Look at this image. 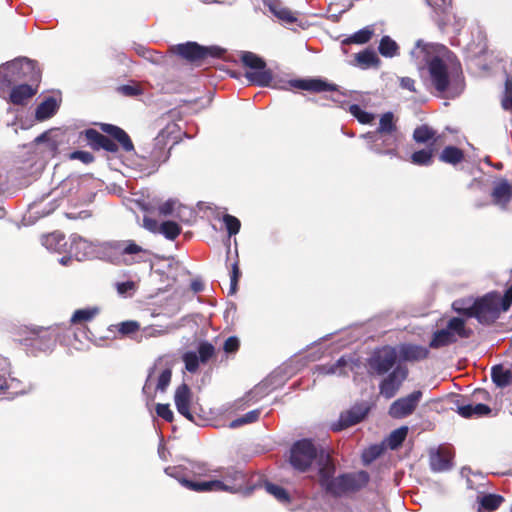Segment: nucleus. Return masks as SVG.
Masks as SVG:
<instances>
[{"label":"nucleus","instance_id":"obj_1","mask_svg":"<svg viewBox=\"0 0 512 512\" xmlns=\"http://www.w3.org/2000/svg\"><path fill=\"white\" fill-rule=\"evenodd\" d=\"M219 70L232 78H244L248 85L286 89L287 86L314 93L337 91L338 86L320 78L285 80L270 66H219Z\"/></svg>","mask_w":512,"mask_h":512},{"label":"nucleus","instance_id":"obj_56","mask_svg":"<svg viewBox=\"0 0 512 512\" xmlns=\"http://www.w3.org/2000/svg\"><path fill=\"white\" fill-rule=\"evenodd\" d=\"M174 207H175L174 201H172V200L166 201L165 203L161 204L158 207L159 215L164 216V217L172 215V213L174 211Z\"/></svg>","mask_w":512,"mask_h":512},{"label":"nucleus","instance_id":"obj_4","mask_svg":"<svg viewBox=\"0 0 512 512\" xmlns=\"http://www.w3.org/2000/svg\"><path fill=\"white\" fill-rule=\"evenodd\" d=\"M99 128L111 138L93 128L81 132V136H84L91 149L95 151L102 149L110 153H116L120 146L125 152L134 150V144L130 136L121 127L109 123H100Z\"/></svg>","mask_w":512,"mask_h":512},{"label":"nucleus","instance_id":"obj_50","mask_svg":"<svg viewBox=\"0 0 512 512\" xmlns=\"http://www.w3.org/2000/svg\"><path fill=\"white\" fill-rule=\"evenodd\" d=\"M140 329V324L137 321L129 320L121 322L118 325V332L122 335H130Z\"/></svg>","mask_w":512,"mask_h":512},{"label":"nucleus","instance_id":"obj_36","mask_svg":"<svg viewBox=\"0 0 512 512\" xmlns=\"http://www.w3.org/2000/svg\"><path fill=\"white\" fill-rule=\"evenodd\" d=\"M411 162L419 166H429L433 163V149H421L411 155Z\"/></svg>","mask_w":512,"mask_h":512},{"label":"nucleus","instance_id":"obj_27","mask_svg":"<svg viewBox=\"0 0 512 512\" xmlns=\"http://www.w3.org/2000/svg\"><path fill=\"white\" fill-rule=\"evenodd\" d=\"M374 33H375L374 26L368 25V26L356 31L352 35L346 37L345 39H343L342 45L345 46V45H350V44H358V45L365 44L370 41V39L372 38Z\"/></svg>","mask_w":512,"mask_h":512},{"label":"nucleus","instance_id":"obj_13","mask_svg":"<svg viewBox=\"0 0 512 512\" xmlns=\"http://www.w3.org/2000/svg\"><path fill=\"white\" fill-rule=\"evenodd\" d=\"M372 404L366 401L355 403L350 409L341 412L339 419L332 423L331 429L342 431L363 421L369 414Z\"/></svg>","mask_w":512,"mask_h":512},{"label":"nucleus","instance_id":"obj_53","mask_svg":"<svg viewBox=\"0 0 512 512\" xmlns=\"http://www.w3.org/2000/svg\"><path fill=\"white\" fill-rule=\"evenodd\" d=\"M156 413L159 417L163 418L167 422H172L174 419V414L172 410L170 409L169 404H161L158 403L156 405Z\"/></svg>","mask_w":512,"mask_h":512},{"label":"nucleus","instance_id":"obj_14","mask_svg":"<svg viewBox=\"0 0 512 512\" xmlns=\"http://www.w3.org/2000/svg\"><path fill=\"white\" fill-rule=\"evenodd\" d=\"M409 370L407 366L398 364L379 383V393L386 399L393 398L407 379Z\"/></svg>","mask_w":512,"mask_h":512},{"label":"nucleus","instance_id":"obj_22","mask_svg":"<svg viewBox=\"0 0 512 512\" xmlns=\"http://www.w3.org/2000/svg\"><path fill=\"white\" fill-rule=\"evenodd\" d=\"M456 406H457V409H456L457 413L461 417L466 418V419L480 418V417L487 416L491 413V408L488 405L482 404V403L460 404L459 401H457Z\"/></svg>","mask_w":512,"mask_h":512},{"label":"nucleus","instance_id":"obj_25","mask_svg":"<svg viewBox=\"0 0 512 512\" xmlns=\"http://www.w3.org/2000/svg\"><path fill=\"white\" fill-rule=\"evenodd\" d=\"M36 93V90L33 89L28 84H20L15 86L10 93V101L14 105H23L26 101L32 98Z\"/></svg>","mask_w":512,"mask_h":512},{"label":"nucleus","instance_id":"obj_40","mask_svg":"<svg viewBox=\"0 0 512 512\" xmlns=\"http://www.w3.org/2000/svg\"><path fill=\"white\" fill-rule=\"evenodd\" d=\"M501 107L503 110L512 109V74H506L504 93L501 98Z\"/></svg>","mask_w":512,"mask_h":512},{"label":"nucleus","instance_id":"obj_7","mask_svg":"<svg viewBox=\"0 0 512 512\" xmlns=\"http://www.w3.org/2000/svg\"><path fill=\"white\" fill-rule=\"evenodd\" d=\"M320 457L318 448L311 439L296 441L290 448L289 463L299 472H306Z\"/></svg>","mask_w":512,"mask_h":512},{"label":"nucleus","instance_id":"obj_21","mask_svg":"<svg viewBox=\"0 0 512 512\" xmlns=\"http://www.w3.org/2000/svg\"><path fill=\"white\" fill-rule=\"evenodd\" d=\"M398 355L402 361L418 362L429 357V348L417 344L406 343L399 346Z\"/></svg>","mask_w":512,"mask_h":512},{"label":"nucleus","instance_id":"obj_33","mask_svg":"<svg viewBox=\"0 0 512 512\" xmlns=\"http://www.w3.org/2000/svg\"><path fill=\"white\" fill-rule=\"evenodd\" d=\"M398 44L389 36H384L379 43V53L384 56L391 58L398 53Z\"/></svg>","mask_w":512,"mask_h":512},{"label":"nucleus","instance_id":"obj_47","mask_svg":"<svg viewBox=\"0 0 512 512\" xmlns=\"http://www.w3.org/2000/svg\"><path fill=\"white\" fill-rule=\"evenodd\" d=\"M117 91L128 97H134L142 94V88L139 83L132 81L131 84L121 85L117 88Z\"/></svg>","mask_w":512,"mask_h":512},{"label":"nucleus","instance_id":"obj_23","mask_svg":"<svg viewBox=\"0 0 512 512\" xmlns=\"http://www.w3.org/2000/svg\"><path fill=\"white\" fill-rule=\"evenodd\" d=\"M477 512H494L505 501L504 497L499 494L488 493L478 496Z\"/></svg>","mask_w":512,"mask_h":512},{"label":"nucleus","instance_id":"obj_46","mask_svg":"<svg viewBox=\"0 0 512 512\" xmlns=\"http://www.w3.org/2000/svg\"><path fill=\"white\" fill-rule=\"evenodd\" d=\"M223 222L227 229L229 236L236 235L241 227L240 220L233 215L225 214L223 216Z\"/></svg>","mask_w":512,"mask_h":512},{"label":"nucleus","instance_id":"obj_2","mask_svg":"<svg viewBox=\"0 0 512 512\" xmlns=\"http://www.w3.org/2000/svg\"><path fill=\"white\" fill-rule=\"evenodd\" d=\"M512 305V285L504 295L491 291L476 298H462L452 303V309L465 318H475L483 326L493 325Z\"/></svg>","mask_w":512,"mask_h":512},{"label":"nucleus","instance_id":"obj_37","mask_svg":"<svg viewBox=\"0 0 512 512\" xmlns=\"http://www.w3.org/2000/svg\"><path fill=\"white\" fill-rule=\"evenodd\" d=\"M397 129L396 124L394 122V115L392 112L384 113L379 121V127L377 129V133L380 134H391L395 132Z\"/></svg>","mask_w":512,"mask_h":512},{"label":"nucleus","instance_id":"obj_49","mask_svg":"<svg viewBox=\"0 0 512 512\" xmlns=\"http://www.w3.org/2000/svg\"><path fill=\"white\" fill-rule=\"evenodd\" d=\"M64 239L65 237L62 234L54 232L45 236L43 244L48 249L56 250L58 245H60V243L64 241Z\"/></svg>","mask_w":512,"mask_h":512},{"label":"nucleus","instance_id":"obj_32","mask_svg":"<svg viewBox=\"0 0 512 512\" xmlns=\"http://www.w3.org/2000/svg\"><path fill=\"white\" fill-rule=\"evenodd\" d=\"M347 360L344 356L340 357L335 363L326 364L319 367L320 373L323 375L340 374L346 375L344 368L347 366Z\"/></svg>","mask_w":512,"mask_h":512},{"label":"nucleus","instance_id":"obj_28","mask_svg":"<svg viewBox=\"0 0 512 512\" xmlns=\"http://www.w3.org/2000/svg\"><path fill=\"white\" fill-rule=\"evenodd\" d=\"M491 378L496 386L504 388L512 383V371L504 369L502 365H495L491 369Z\"/></svg>","mask_w":512,"mask_h":512},{"label":"nucleus","instance_id":"obj_26","mask_svg":"<svg viewBox=\"0 0 512 512\" xmlns=\"http://www.w3.org/2000/svg\"><path fill=\"white\" fill-rule=\"evenodd\" d=\"M465 158L464 151L456 146H446L439 154V160L453 166L461 163Z\"/></svg>","mask_w":512,"mask_h":512},{"label":"nucleus","instance_id":"obj_35","mask_svg":"<svg viewBox=\"0 0 512 512\" xmlns=\"http://www.w3.org/2000/svg\"><path fill=\"white\" fill-rule=\"evenodd\" d=\"M182 228L174 221H164L159 228V232L168 240H175L181 233Z\"/></svg>","mask_w":512,"mask_h":512},{"label":"nucleus","instance_id":"obj_29","mask_svg":"<svg viewBox=\"0 0 512 512\" xmlns=\"http://www.w3.org/2000/svg\"><path fill=\"white\" fill-rule=\"evenodd\" d=\"M58 105L56 100L52 97L47 98L40 103L36 108V118L38 120H45L52 117L57 111Z\"/></svg>","mask_w":512,"mask_h":512},{"label":"nucleus","instance_id":"obj_38","mask_svg":"<svg viewBox=\"0 0 512 512\" xmlns=\"http://www.w3.org/2000/svg\"><path fill=\"white\" fill-rule=\"evenodd\" d=\"M197 351V356L202 364H206L216 355V349L214 345L208 341L200 342Z\"/></svg>","mask_w":512,"mask_h":512},{"label":"nucleus","instance_id":"obj_43","mask_svg":"<svg viewBox=\"0 0 512 512\" xmlns=\"http://www.w3.org/2000/svg\"><path fill=\"white\" fill-rule=\"evenodd\" d=\"M182 360L188 372L195 373L198 371L200 360L195 352L189 351L184 353Z\"/></svg>","mask_w":512,"mask_h":512},{"label":"nucleus","instance_id":"obj_62","mask_svg":"<svg viewBox=\"0 0 512 512\" xmlns=\"http://www.w3.org/2000/svg\"><path fill=\"white\" fill-rule=\"evenodd\" d=\"M9 388L7 379L4 374H0V391H5Z\"/></svg>","mask_w":512,"mask_h":512},{"label":"nucleus","instance_id":"obj_20","mask_svg":"<svg viewBox=\"0 0 512 512\" xmlns=\"http://www.w3.org/2000/svg\"><path fill=\"white\" fill-rule=\"evenodd\" d=\"M491 198L495 205L507 208L512 199V184L506 179H499L494 182Z\"/></svg>","mask_w":512,"mask_h":512},{"label":"nucleus","instance_id":"obj_61","mask_svg":"<svg viewBox=\"0 0 512 512\" xmlns=\"http://www.w3.org/2000/svg\"><path fill=\"white\" fill-rule=\"evenodd\" d=\"M4 64H13V65H16V64H34L32 60L26 58V57H22V58H16L12 61H7L5 62Z\"/></svg>","mask_w":512,"mask_h":512},{"label":"nucleus","instance_id":"obj_5","mask_svg":"<svg viewBox=\"0 0 512 512\" xmlns=\"http://www.w3.org/2000/svg\"><path fill=\"white\" fill-rule=\"evenodd\" d=\"M411 60L419 64H459L445 45L419 39L410 51Z\"/></svg>","mask_w":512,"mask_h":512},{"label":"nucleus","instance_id":"obj_41","mask_svg":"<svg viewBox=\"0 0 512 512\" xmlns=\"http://www.w3.org/2000/svg\"><path fill=\"white\" fill-rule=\"evenodd\" d=\"M260 414H261V411L259 409L251 410V411L247 412L246 414H244L243 416L233 420L230 423L229 427L237 428L244 424L254 423V422L258 421Z\"/></svg>","mask_w":512,"mask_h":512},{"label":"nucleus","instance_id":"obj_59","mask_svg":"<svg viewBox=\"0 0 512 512\" xmlns=\"http://www.w3.org/2000/svg\"><path fill=\"white\" fill-rule=\"evenodd\" d=\"M134 288V283L132 281L121 282L117 284V291L119 294H125L129 290Z\"/></svg>","mask_w":512,"mask_h":512},{"label":"nucleus","instance_id":"obj_48","mask_svg":"<svg viewBox=\"0 0 512 512\" xmlns=\"http://www.w3.org/2000/svg\"><path fill=\"white\" fill-rule=\"evenodd\" d=\"M171 377H172L171 369L170 368L164 369L158 377L156 390L164 392L171 382Z\"/></svg>","mask_w":512,"mask_h":512},{"label":"nucleus","instance_id":"obj_52","mask_svg":"<svg viewBox=\"0 0 512 512\" xmlns=\"http://www.w3.org/2000/svg\"><path fill=\"white\" fill-rule=\"evenodd\" d=\"M241 276L238 262L232 264L231 276H230V294H234L237 291L238 281Z\"/></svg>","mask_w":512,"mask_h":512},{"label":"nucleus","instance_id":"obj_3","mask_svg":"<svg viewBox=\"0 0 512 512\" xmlns=\"http://www.w3.org/2000/svg\"><path fill=\"white\" fill-rule=\"evenodd\" d=\"M169 55H162L159 52L149 53L148 59L151 64H166L172 55H178L187 61H202L208 58H219L226 62H237L241 58L242 64H265L261 58L252 52H238L236 55H226V51L219 46H202L197 42H186L173 45L169 49Z\"/></svg>","mask_w":512,"mask_h":512},{"label":"nucleus","instance_id":"obj_19","mask_svg":"<svg viewBox=\"0 0 512 512\" xmlns=\"http://www.w3.org/2000/svg\"><path fill=\"white\" fill-rule=\"evenodd\" d=\"M453 454L449 448L439 447L431 450L429 454L430 468L434 472H442L451 469Z\"/></svg>","mask_w":512,"mask_h":512},{"label":"nucleus","instance_id":"obj_17","mask_svg":"<svg viewBox=\"0 0 512 512\" xmlns=\"http://www.w3.org/2000/svg\"><path fill=\"white\" fill-rule=\"evenodd\" d=\"M421 398L422 392L416 390L405 397L397 399L391 404L389 415L395 419H401L411 415L415 411Z\"/></svg>","mask_w":512,"mask_h":512},{"label":"nucleus","instance_id":"obj_6","mask_svg":"<svg viewBox=\"0 0 512 512\" xmlns=\"http://www.w3.org/2000/svg\"><path fill=\"white\" fill-rule=\"evenodd\" d=\"M473 334L471 328L466 327L465 319L461 317H452L448 320L445 328L436 330L429 342V348L439 349L452 345L458 341V338L467 339Z\"/></svg>","mask_w":512,"mask_h":512},{"label":"nucleus","instance_id":"obj_39","mask_svg":"<svg viewBox=\"0 0 512 512\" xmlns=\"http://www.w3.org/2000/svg\"><path fill=\"white\" fill-rule=\"evenodd\" d=\"M97 313H98L97 308H86V309L76 310L71 317V323L72 324H80V323L88 322V321L92 320L96 316Z\"/></svg>","mask_w":512,"mask_h":512},{"label":"nucleus","instance_id":"obj_9","mask_svg":"<svg viewBox=\"0 0 512 512\" xmlns=\"http://www.w3.org/2000/svg\"><path fill=\"white\" fill-rule=\"evenodd\" d=\"M104 251L115 264L132 265L139 262L137 256L144 249L133 240H114L104 244Z\"/></svg>","mask_w":512,"mask_h":512},{"label":"nucleus","instance_id":"obj_58","mask_svg":"<svg viewBox=\"0 0 512 512\" xmlns=\"http://www.w3.org/2000/svg\"><path fill=\"white\" fill-rule=\"evenodd\" d=\"M380 453H381V450H380L378 447H376V446L371 447V448L369 449V451H368V452H366V453L364 454V460H365L366 462H370L371 460H373V459H375L377 456H379V455H380Z\"/></svg>","mask_w":512,"mask_h":512},{"label":"nucleus","instance_id":"obj_24","mask_svg":"<svg viewBox=\"0 0 512 512\" xmlns=\"http://www.w3.org/2000/svg\"><path fill=\"white\" fill-rule=\"evenodd\" d=\"M265 5L269 8L270 12L279 20L286 23H293L296 21L294 13L288 8L284 7L279 0H265Z\"/></svg>","mask_w":512,"mask_h":512},{"label":"nucleus","instance_id":"obj_57","mask_svg":"<svg viewBox=\"0 0 512 512\" xmlns=\"http://www.w3.org/2000/svg\"><path fill=\"white\" fill-rule=\"evenodd\" d=\"M400 81V87L402 89H406L410 92H414L416 93L417 92V89H416V82L414 79L410 78V77H401L399 79Z\"/></svg>","mask_w":512,"mask_h":512},{"label":"nucleus","instance_id":"obj_51","mask_svg":"<svg viewBox=\"0 0 512 512\" xmlns=\"http://www.w3.org/2000/svg\"><path fill=\"white\" fill-rule=\"evenodd\" d=\"M69 158L71 160H80L84 164H90L94 162L95 157L88 151L77 150L70 153Z\"/></svg>","mask_w":512,"mask_h":512},{"label":"nucleus","instance_id":"obj_34","mask_svg":"<svg viewBox=\"0 0 512 512\" xmlns=\"http://www.w3.org/2000/svg\"><path fill=\"white\" fill-rule=\"evenodd\" d=\"M407 434L408 428L405 426L393 430L387 439L388 447L392 450H395L398 447H400L402 443L405 441Z\"/></svg>","mask_w":512,"mask_h":512},{"label":"nucleus","instance_id":"obj_45","mask_svg":"<svg viewBox=\"0 0 512 512\" xmlns=\"http://www.w3.org/2000/svg\"><path fill=\"white\" fill-rule=\"evenodd\" d=\"M349 111L362 124H369L373 120V115L364 111L357 104H352L349 107Z\"/></svg>","mask_w":512,"mask_h":512},{"label":"nucleus","instance_id":"obj_64","mask_svg":"<svg viewBox=\"0 0 512 512\" xmlns=\"http://www.w3.org/2000/svg\"><path fill=\"white\" fill-rule=\"evenodd\" d=\"M144 223H145V226L150 230H152V226L156 225L155 220H151V219H147V218L144 219Z\"/></svg>","mask_w":512,"mask_h":512},{"label":"nucleus","instance_id":"obj_15","mask_svg":"<svg viewBox=\"0 0 512 512\" xmlns=\"http://www.w3.org/2000/svg\"><path fill=\"white\" fill-rule=\"evenodd\" d=\"M220 484L215 486V491H228L231 493L249 494L251 488L247 486V476L242 471L229 469L222 480H215Z\"/></svg>","mask_w":512,"mask_h":512},{"label":"nucleus","instance_id":"obj_44","mask_svg":"<svg viewBox=\"0 0 512 512\" xmlns=\"http://www.w3.org/2000/svg\"><path fill=\"white\" fill-rule=\"evenodd\" d=\"M358 64H379V58L372 49H365L356 54Z\"/></svg>","mask_w":512,"mask_h":512},{"label":"nucleus","instance_id":"obj_11","mask_svg":"<svg viewBox=\"0 0 512 512\" xmlns=\"http://www.w3.org/2000/svg\"><path fill=\"white\" fill-rule=\"evenodd\" d=\"M23 334L25 336L21 339V343L29 347L33 353L50 351L56 343V334L51 328H26Z\"/></svg>","mask_w":512,"mask_h":512},{"label":"nucleus","instance_id":"obj_18","mask_svg":"<svg viewBox=\"0 0 512 512\" xmlns=\"http://www.w3.org/2000/svg\"><path fill=\"white\" fill-rule=\"evenodd\" d=\"M191 390L186 383L181 384L175 391V405L177 411L189 421L199 424L190 410Z\"/></svg>","mask_w":512,"mask_h":512},{"label":"nucleus","instance_id":"obj_60","mask_svg":"<svg viewBox=\"0 0 512 512\" xmlns=\"http://www.w3.org/2000/svg\"><path fill=\"white\" fill-rule=\"evenodd\" d=\"M473 396L477 397L478 399H481V400H489L490 399V394L485 389H476L473 393Z\"/></svg>","mask_w":512,"mask_h":512},{"label":"nucleus","instance_id":"obj_31","mask_svg":"<svg viewBox=\"0 0 512 512\" xmlns=\"http://www.w3.org/2000/svg\"><path fill=\"white\" fill-rule=\"evenodd\" d=\"M435 136H436V131L433 128H431L430 126H428L427 124H423V125L416 127L413 132V139L416 143H419V144L427 143L432 139L435 142L436 141Z\"/></svg>","mask_w":512,"mask_h":512},{"label":"nucleus","instance_id":"obj_54","mask_svg":"<svg viewBox=\"0 0 512 512\" xmlns=\"http://www.w3.org/2000/svg\"><path fill=\"white\" fill-rule=\"evenodd\" d=\"M426 2L437 13H444L451 6L452 0H426Z\"/></svg>","mask_w":512,"mask_h":512},{"label":"nucleus","instance_id":"obj_42","mask_svg":"<svg viewBox=\"0 0 512 512\" xmlns=\"http://www.w3.org/2000/svg\"><path fill=\"white\" fill-rule=\"evenodd\" d=\"M265 488L268 493L273 495L280 502L286 503L290 501L289 493L283 487L267 482Z\"/></svg>","mask_w":512,"mask_h":512},{"label":"nucleus","instance_id":"obj_16","mask_svg":"<svg viewBox=\"0 0 512 512\" xmlns=\"http://www.w3.org/2000/svg\"><path fill=\"white\" fill-rule=\"evenodd\" d=\"M319 469H318V482L322 489L327 493L330 494V486L335 482V472H336V466L335 463L330 455V453L324 449L323 447H320V457L316 461Z\"/></svg>","mask_w":512,"mask_h":512},{"label":"nucleus","instance_id":"obj_12","mask_svg":"<svg viewBox=\"0 0 512 512\" xmlns=\"http://www.w3.org/2000/svg\"><path fill=\"white\" fill-rule=\"evenodd\" d=\"M398 360V351L396 347L385 345L373 351L367 359V365L370 374L379 376L387 374Z\"/></svg>","mask_w":512,"mask_h":512},{"label":"nucleus","instance_id":"obj_63","mask_svg":"<svg viewBox=\"0 0 512 512\" xmlns=\"http://www.w3.org/2000/svg\"><path fill=\"white\" fill-rule=\"evenodd\" d=\"M191 289L194 292H201L203 290V284L200 281H193L191 283Z\"/></svg>","mask_w":512,"mask_h":512},{"label":"nucleus","instance_id":"obj_55","mask_svg":"<svg viewBox=\"0 0 512 512\" xmlns=\"http://www.w3.org/2000/svg\"><path fill=\"white\" fill-rule=\"evenodd\" d=\"M239 347V339L236 336H230L225 340L223 350L228 354L236 353L239 350Z\"/></svg>","mask_w":512,"mask_h":512},{"label":"nucleus","instance_id":"obj_8","mask_svg":"<svg viewBox=\"0 0 512 512\" xmlns=\"http://www.w3.org/2000/svg\"><path fill=\"white\" fill-rule=\"evenodd\" d=\"M369 482L370 475L365 470L342 473L335 478V482L330 486V495L342 497L354 494L364 489Z\"/></svg>","mask_w":512,"mask_h":512},{"label":"nucleus","instance_id":"obj_10","mask_svg":"<svg viewBox=\"0 0 512 512\" xmlns=\"http://www.w3.org/2000/svg\"><path fill=\"white\" fill-rule=\"evenodd\" d=\"M449 66H429L431 82L435 89L440 92H448L450 89L463 87V76L461 66H453L454 71H448Z\"/></svg>","mask_w":512,"mask_h":512},{"label":"nucleus","instance_id":"obj_30","mask_svg":"<svg viewBox=\"0 0 512 512\" xmlns=\"http://www.w3.org/2000/svg\"><path fill=\"white\" fill-rule=\"evenodd\" d=\"M180 483L187 489L204 492V491H215V486L219 485V482L214 480L211 481H194L187 478H181Z\"/></svg>","mask_w":512,"mask_h":512}]
</instances>
